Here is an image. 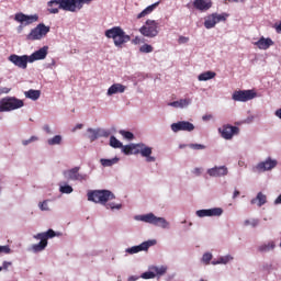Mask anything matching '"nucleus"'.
Wrapping results in <instances>:
<instances>
[{"mask_svg": "<svg viewBox=\"0 0 281 281\" xmlns=\"http://www.w3.org/2000/svg\"><path fill=\"white\" fill-rule=\"evenodd\" d=\"M192 175H194L195 177H201V175H203V168L201 167H195L192 169Z\"/></svg>", "mask_w": 281, "mask_h": 281, "instance_id": "50", "label": "nucleus"}, {"mask_svg": "<svg viewBox=\"0 0 281 281\" xmlns=\"http://www.w3.org/2000/svg\"><path fill=\"white\" fill-rule=\"evenodd\" d=\"M214 116L212 114H205L202 116L203 122H210V120H213Z\"/></svg>", "mask_w": 281, "mask_h": 281, "instance_id": "55", "label": "nucleus"}, {"mask_svg": "<svg viewBox=\"0 0 281 281\" xmlns=\"http://www.w3.org/2000/svg\"><path fill=\"white\" fill-rule=\"evenodd\" d=\"M3 93H10V90L8 88L0 89V95H3Z\"/></svg>", "mask_w": 281, "mask_h": 281, "instance_id": "64", "label": "nucleus"}, {"mask_svg": "<svg viewBox=\"0 0 281 281\" xmlns=\"http://www.w3.org/2000/svg\"><path fill=\"white\" fill-rule=\"evenodd\" d=\"M24 95L29 100H33V102H36V100H38V98H41V90L30 89L29 91L24 92Z\"/></svg>", "mask_w": 281, "mask_h": 281, "instance_id": "34", "label": "nucleus"}, {"mask_svg": "<svg viewBox=\"0 0 281 281\" xmlns=\"http://www.w3.org/2000/svg\"><path fill=\"white\" fill-rule=\"evenodd\" d=\"M149 269L154 271L156 278H161V276H166L168 271V267L166 266H150Z\"/></svg>", "mask_w": 281, "mask_h": 281, "instance_id": "33", "label": "nucleus"}, {"mask_svg": "<svg viewBox=\"0 0 281 281\" xmlns=\"http://www.w3.org/2000/svg\"><path fill=\"white\" fill-rule=\"evenodd\" d=\"M274 115L276 117H279V120H281V108L274 112Z\"/></svg>", "mask_w": 281, "mask_h": 281, "instance_id": "60", "label": "nucleus"}, {"mask_svg": "<svg viewBox=\"0 0 281 281\" xmlns=\"http://www.w3.org/2000/svg\"><path fill=\"white\" fill-rule=\"evenodd\" d=\"M9 63H12L14 67L19 69H27V63H30V55H16L12 54L8 57Z\"/></svg>", "mask_w": 281, "mask_h": 281, "instance_id": "16", "label": "nucleus"}, {"mask_svg": "<svg viewBox=\"0 0 281 281\" xmlns=\"http://www.w3.org/2000/svg\"><path fill=\"white\" fill-rule=\"evenodd\" d=\"M14 21H16V23H20V25L18 26V33L21 34L23 32V27L32 25V23H36L38 21V14L27 15L23 12L15 13Z\"/></svg>", "mask_w": 281, "mask_h": 281, "instance_id": "10", "label": "nucleus"}, {"mask_svg": "<svg viewBox=\"0 0 281 281\" xmlns=\"http://www.w3.org/2000/svg\"><path fill=\"white\" fill-rule=\"evenodd\" d=\"M37 207L41 212H52V200L46 199L37 203Z\"/></svg>", "mask_w": 281, "mask_h": 281, "instance_id": "32", "label": "nucleus"}, {"mask_svg": "<svg viewBox=\"0 0 281 281\" xmlns=\"http://www.w3.org/2000/svg\"><path fill=\"white\" fill-rule=\"evenodd\" d=\"M192 105V99L190 98H183L179 99L177 101H172L168 103V106H172L173 109H188L189 106Z\"/></svg>", "mask_w": 281, "mask_h": 281, "instance_id": "20", "label": "nucleus"}, {"mask_svg": "<svg viewBox=\"0 0 281 281\" xmlns=\"http://www.w3.org/2000/svg\"><path fill=\"white\" fill-rule=\"evenodd\" d=\"M189 41H190V37H186V36H183V35H181V36L178 38V43H179L180 45H186V43H189Z\"/></svg>", "mask_w": 281, "mask_h": 281, "instance_id": "53", "label": "nucleus"}, {"mask_svg": "<svg viewBox=\"0 0 281 281\" xmlns=\"http://www.w3.org/2000/svg\"><path fill=\"white\" fill-rule=\"evenodd\" d=\"M61 175L66 181H79V183L89 181V173H80V166L65 169Z\"/></svg>", "mask_w": 281, "mask_h": 281, "instance_id": "8", "label": "nucleus"}, {"mask_svg": "<svg viewBox=\"0 0 281 281\" xmlns=\"http://www.w3.org/2000/svg\"><path fill=\"white\" fill-rule=\"evenodd\" d=\"M134 221L147 223L148 225H154L155 227H160L161 229H168L170 227V222H168V220L165 217H158L155 215V213L135 215Z\"/></svg>", "mask_w": 281, "mask_h": 281, "instance_id": "5", "label": "nucleus"}, {"mask_svg": "<svg viewBox=\"0 0 281 281\" xmlns=\"http://www.w3.org/2000/svg\"><path fill=\"white\" fill-rule=\"evenodd\" d=\"M273 40L271 37L261 36L257 42L254 43L258 49L267 50L269 47L273 46Z\"/></svg>", "mask_w": 281, "mask_h": 281, "instance_id": "22", "label": "nucleus"}, {"mask_svg": "<svg viewBox=\"0 0 281 281\" xmlns=\"http://www.w3.org/2000/svg\"><path fill=\"white\" fill-rule=\"evenodd\" d=\"M262 271H271L273 269V263L271 262H263L261 265Z\"/></svg>", "mask_w": 281, "mask_h": 281, "instance_id": "49", "label": "nucleus"}, {"mask_svg": "<svg viewBox=\"0 0 281 281\" xmlns=\"http://www.w3.org/2000/svg\"><path fill=\"white\" fill-rule=\"evenodd\" d=\"M223 207H212V209H209V215H210V218L216 216V217H221L223 216Z\"/></svg>", "mask_w": 281, "mask_h": 281, "instance_id": "37", "label": "nucleus"}, {"mask_svg": "<svg viewBox=\"0 0 281 281\" xmlns=\"http://www.w3.org/2000/svg\"><path fill=\"white\" fill-rule=\"evenodd\" d=\"M140 278H142L143 280H155L156 274H155V271L149 268L148 271L143 272V273L140 274Z\"/></svg>", "mask_w": 281, "mask_h": 281, "instance_id": "39", "label": "nucleus"}, {"mask_svg": "<svg viewBox=\"0 0 281 281\" xmlns=\"http://www.w3.org/2000/svg\"><path fill=\"white\" fill-rule=\"evenodd\" d=\"M23 100L14 97H7L0 100V113L16 111V109H23Z\"/></svg>", "mask_w": 281, "mask_h": 281, "instance_id": "7", "label": "nucleus"}, {"mask_svg": "<svg viewBox=\"0 0 281 281\" xmlns=\"http://www.w3.org/2000/svg\"><path fill=\"white\" fill-rule=\"evenodd\" d=\"M276 168H278V159L268 156L255 166V172H271V170H276Z\"/></svg>", "mask_w": 281, "mask_h": 281, "instance_id": "12", "label": "nucleus"}, {"mask_svg": "<svg viewBox=\"0 0 281 281\" xmlns=\"http://www.w3.org/2000/svg\"><path fill=\"white\" fill-rule=\"evenodd\" d=\"M216 16L214 15V13L207 15L205 19H204V27L206 30H212L214 27H216Z\"/></svg>", "mask_w": 281, "mask_h": 281, "instance_id": "28", "label": "nucleus"}, {"mask_svg": "<svg viewBox=\"0 0 281 281\" xmlns=\"http://www.w3.org/2000/svg\"><path fill=\"white\" fill-rule=\"evenodd\" d=\"M10 267H12V262L11 261H3L2 266L0 267L1 271H8V269H10Z\"/></svg>", "mask_w": 281, "mask_h": 281, "instance_id": "52", "label": "nucleus"}, {"mask_svg": "<svg viewBox=\"0 0 281 281\" xmlns=\"http://www.w3.org/2000/svg\"><path fill=\"white\" fill-rule=\"evenodd\" d=\"M281 204V194L274 200V205Z\"/></svg>", "mask_w": 281, "mask_h": 281, "instance_id": "63", "label": "nucleus"}, {"mask_svg": "<svg viewBox=\"0 0 281 281\" xmlns=\"http://www.w3.org/2000/svg\"><path fill=\"white\" fill-rule=\"evenodd\" d=\"M120 135H122V137H124V139H133V137H134L132 132L124 131V130L120 131Z\"/></svg>", "mask_w": 281, "mask_h": 281, "instance_id": "48", "label": "nucleus"}, {"mask_svg": "<svg viewBox=\"0 0 281 281\" xmlns=\"http://www.w3.org/2000/svg\"><path fill=\"white\" fill-rule=\"evenodd\" d=\"M139 33L146 38H155L159 34V23L155 20H147L139 29Z\"/></svg>", "mask_w": 281, "mask_h": 281, "instance_id": "11", "label": "nucleus"}, {"mask_svg": "<svg viewBox=\"0 0 281 281\" xmlns=\"http://www.w3.org/2000/svg\"><path fill=\"white\" fill-rule=\"evenodd\" d=\"M216 78V72L212 70L204 71L198 76L199 82H207V80H213Z\"/></svg>", "mask_w": 281, "mask_h": 281, "instance_id": "29", "label": "nucleus"}, {"mask_svg": "<svg viewBox=\"0 0 281 281\" xmlns=\"http://www.w3.org/2000/svg\"><path fill=\"white\" fill-rule=\"evenodd\" d=\"M47 146H60L63 145V135L56 134L46 139Z\"/></svg>", "mask_w": 281, "mask_h": 281, "instance_id": "30", "label": "nucleus"}, {"mask_svg": "<svg viewBox=\"0 0 281 281\" xmlns=\"http://www.w3.org/2000/svg\"><path fill=\"white\" fill-rule=\"evenodd\" d=\"M218 133L223 139L229 140L234 139L235 135H238L240 133V128L238 126L224 124L222 127H218Z\"/></svg>", "mask_w": 281, "mask_h": 281, "instance_id": "15", "label": "nucleus"}, {"mask_svg": "<svg viewBox=\"0 0 281 281\" xmlns=\"http://www.w3.org/2000/svg\"><path fill=\"white\" fill-rule=\"evenodd\" d=\"M234 256L232 255H224L217 258V260L211 261V265L216 267V265H229V262H233Z\"/></svg>", "mask_w": 281, "mask_h": 281, "instance_id": "26", "label": "nucleus"}, {"mask_svg": "<svg viewBox=\"0 0 281 281\" xmlns=\"http://www.w3.org/2000/svg\"><path fill=\"white\" fill-rule=\"evenodd\" d=\"M59 192L60 194H71L74 192V187L67 182H60Z\"/></svg>", "mask_w": 281, "mask_h": 281, "instance_id": "35", "label": "nucleus"}, {"mask_svg": "<svg viewBox=\"0 0 281 281\" xmlns=\"http://www.w3.org/2000/svg\"><path fill=\"white\" fill-rule=\"evenodd\" d=\"M121 150L125 155H140L147 164L157 161V157L153 156V147L145 143L122 145Z\"/></svg>", "mask_w": 281, "mask_h": 281, "instance_id": "3", "label": "nucleus"}, {"mask_svg": "<svg viewBox=\"0 0 281 281\" xmlns=\"http://www.w3.org/2000/svg\"><path fill=\"white\" fill-rule=\"evenodd\" d=\"M49 26L45 25V23H40L26 35V41H43L49 34Z\"/></svg>", "mask_w": 281, "mask_h": 281, "instance_id": "9", "label": "nucleus"}, {"mask_svg": "<svg viewBox=\"0 0 281 281\" xmlns=\"http://www.w3.org/2000/svg\"><path fill=\"white\" fill-rule=\"evenodd\" d=\"M38 136L32 135L30 138L22 139L21 144L22 146H30V144H34L35 142H38Z\"/></svg>", "mask_w": 281, "mask_h": 281, "instance_id": "43", "label": "nucleus"}, {"mask_svg": "<svg viewBox=\"0 0 281 281\" xmlns=\"http://www.w3.org/2000/svg\"><path fill=\"white\" fill-rule=\"evenodd\" d=\"M206 173L209 175V177H213V178L227 177V175H229V169L225 165L215 166V167L209 168L206 170Z\"/></svg>", "mask_w": 281, "mask_h": 281, "instance_id": "18", "label": "nucleus"}, {"mask_svg": "<svg viewBox=\"0 0 281 281\" xmlns=\"http://www.w3.org/2000/svg\"><path fill=\"white\" fill-rule=\"evenodd\" d=\"M238 196H240V191L235 190V191L233 192V199H236V198H238Z\"/></svg>", "mask_w": 281, "mask_h": 281, "instance_id": "61", "label": "nucleus"}, {"mask_svg": "<svg viewBox=\"0 0 281 281\" xmlns=\"http://www.w3.org/2000/svg\"><path fill=\"white\" fill-rule=\"evenodd\" d=\"M132 43L134 45H139V44L144 43V40H142V37H139V36H136L134 40H132Z\"/></svg>", "mask_w": 281, "mask_h": 281, "instance_id": "54", "label": "nucleus"}, {"mask_svg": "<svg viewBox=\"0 0 281 281\" xmlns=\"http://www.w3.org/2000/svg\"><path fill=\"white\" fill-rule=\"evenodd\" d=\"M42 131H44V133L46 134V135H54V128L52 127V125H49V124H44L43 126H42Z\"/></svg>", "mask_w": 281, "mask_h": 281, "instance_id": "47", "label": "nucleus"}, {"mask_svg": "<svg viewBox=\"0 0 281 281\" xmlns=\"http://www.w3.org/2000/svg\"><path fill=\"white\" fill-rule=\"evenodd\" d=\"M212 258H214L212 252H204L201 258L202 265H210V262H212Z\"/></svg>", "mask_w": 281, "mask_h": 281, "instance_id": "40", "label": "nucleus"}, {"mask_svg": "<svg viewBox=\"0 0 281 281\" xmlns=\"http://www.w3.org/2000/svg\"><path fill=\"white\" fill-rule=\"evenodd\" d=\"M110 146L111 148H122L123 144L115 136L110 137Z\"/></svg>", "mask_w": 281, "mask_h": 281, "instance_id": "42", "label": "nucleus"}, {"mask_svg": "<svg viewBox=\"0 0 281 281\" xmlns=\"http://www.w3.org/2000/svg\"><path fill=\"white\" fill-rule=\"evenodd\" d=\"M126 91V86L122 83H113L106 91V95L111 98V95H116V93H124Z\"/></svg>", "mask_w": 281, "mask_h": 281, "instance_id": "23", "label": "nucleus"}, {"mask_svg": "<svg viewBox=\"0 0 281 281\" xmlns=\"http://www.w3.org/2000/svg\"><path fill=\"white\" fill-rule=\"evenodd\" d=\"M53 67H56V60L52 59V63L47 65L48 69H53Z\"/></svg>", "mask_w": 281, "mask_h": 281, "instance_id": "59", "label": "nucleus"}, {"mask_svg": "<svg viewBox=\"0 0 281 281\" xmlns=\"http://www.w3.org/2000/svg\"><path fill=\"white\" fill-rule=\"evenodd\" d=\"M158 5H159V1L148 5L140 13L137 14V19H144V16H148V14H153V12H155Z\"/></svg>", "mask_w": 281, "mask_h": 281, "instance_id": "27", "label": "nucleus"}, {"mask_svg": "<svg viewBox=\"0 0 281 281\" xmlns=\"http://www.w3.org/2000/svg\"><path fill=\"white\" fill-rule=\"evenodd\" d=\"M35 240H40L37 244H33L29 251L32 254H41V251H45L47 249L48 239L56 238V231L49 228L47 232L38 233L33 236Z\"/></svg>", "mask_w": 281, "mask_h": 281, "instance_id": "4", "label": "nucleus"}, {"mask_svg": "<svg viewBox=\"0 0 281 281\" xmlns=\"http://www.w3.org/2000/svg\"><path fill=\"white\" fill-rule=\"evenodd\" d=\"M155 245H157V239H148L137 246H132L130 248H126L125 254H127L128 256H135V254H139L142 251H148V249L150 247H155Z\"/></svg>", "mask_w": 281, "mask_h": 281, "instance_id": "14", "label": "nucleus"}, {"mask_svg": "<svg viewBox=\"0 0 281 281\" xmlns=\"http://www.w3.org/2000/svg\"><path fill=\"white\" fill-rule=\"evenodd\" d=\"M87 133H88V137H89L90 142H95V139H98L100 137V128L89 127L87 130Z\"/></svg>", "mask_w": 281, "mask_h": 281, "instance_id": "36", "label": "nucleus"}, {"mask_svg": "<svg viewBox=\"0 0 281 281\" xmlns=\"http://www.w3.org/2000/svg\"><path fill=\"white\" fill-rule=\"evenodd\" d=\"M172 133H192L194 131L195 126L190 121H178L176 123H172L170 126Z\"/></svg>", "mask_w": 281, "mask_h": 281, "instance_id": "17", "label": "nucleus"}, {"mask_svg": "<svg viewBox=\"0 0 281 281\" xmlns=\"http://www.w3.org/2000/svg\"><path fill=\"white\" fill-rule=\"evenodd\" d=\"M49 52L48 46H43L42 48L35 50L33 54L29 55L30 63H36V60H45Z\"/></svg>", "mask_w": 281, "mask_h": 281, "instance_id": "19", "label": "nucleus"}, {"mask_svg": "<svg viewBox=\"0 0 281 281\" xmlns=\"http://www.w3.org/2000/svg\"><path fill=\"white\" fill-rule=\"evenodd\" d=\"M255 98H258V92L254 89L236 90L232 95V100H234V102H249L255 100Z\"/></svg>", "mask_w": 281, "mask_h": 281, "instance_id": "13", "label": "nucleus"}, {"mask_svg": "<svg viewBox=\"0 0 281 281\" xmlns=\"http://www.w3.org/2000/svg\"><path fill=\"white\" fill-rule=\"evenodd\" d=\"M195 216H198V218H210V209L198 210Z\"/></svg>", "mask_w": 281, "mask_h": 281, "instance_id": "41", "label": "nucleus"}, {"mask_svg": "<svg viewBox=\"0 0 281 281\" xmlns=\"http://www.w3.org/2000/svg\"><path fill=\"white\" fill-rule=\"evenodd\" d=\"M188 148H191V150H205V145L199 144V143H191L188 144Z\"/></svg>", "mask_w": 281, "mask_h": 281, "instance_id": "46", "label": "nucleus"}, {"mask_svg": "<svg viewBox=\"0 0 281 281\" xmlns=\"http://www.w3.org/2000/svg\"><path fill=\"white\" fill-rule=\"evenodd\" d=\"M274 30H276L277 34H281V21L279 24L274 25Z\"/></svg>", "mask_w": 281, "mask_h": 281, "instance_id": "57", "label": "nucleus"}, {"mask_svg": "<svg viewBox=\"0 0 281 281\" xmlns=\"http://www.w3.org/2000/svg\"><path fill=\"white\" fill-rule=\"evenodd\" d=\"M82 124H77L75 127H74V130H72V132L74 133H76V131H80V128H82Z\"/></svg>", "mask_w": 281, "mask_h": 281, "instance_id": "62", "label": "nucleus"}, {"mask_svg": "<svg viewBox=\"0 0 281 281\" xmlns=\"http://www.w3.org/2000/svg\"><path fill=\"white\" fill-rule=\"evenodd\" d=\"M214 15H215L216 23L225 22L229 18L228 13H222V14L214 13Z\"/></svg>", "mask_w": 281, "mask_h": 281, "instance_id": "45", "label": "nucleus"}, {"mask_svg": "<svg viewBox=\"0 0 281 281\" xmlns=\"http://www.w3.org/2000/svg\"><path fill=\"white\" fill-rule=\"evenodd\" d=\"M139 278H142V276H136V274L130 276V277L127 278V281H137V280H139Z\"/></svg>", "mask_w": 281, "mask_h": 281, "instance_id": "56", "label": "nucleus"}, {"mask_svg": "<svg viewBox=\"0 0 281 281\" xmlns=\"http://www.w3.org/2000/svg\"><path fill=\"white\" fill-rule=\"evenodd\" d=\"M140 54H153L154 48L153 45L149 44H144L143 46L139 47Z\"/></svg>", "mask_w": 281, "mask_h": 281, "instance_id": "44", "label": "nucleus"}, {"mask_svg": "<svg viewBox=\"0 0 281 281\" xmlns=\"http://www.w3.org/2000/svg\"><path fill=\"white\" fill-rule=\"evenodd\" d=\"M213 5L212 0H194L193 8L199 12H207Z\"/></svg>", "mask_w": 281, "mask_h": 281, "instance_id": "21", "label": "nucleus"}, {"mask_svg": "<svg viewBox=\"0 0 281 281\" xmlns=\"http://www.w3.org/2000/svg\"><path fill=\"white\" fill-rule=\"evenodd\" d=\"M93 0H50L47 2L49 14H58L60 10L76 14Z\"/></svg>", "mask_w": 281, "mask_h": 281, "instance_id": "1", "label": "nucleus"}, {"mask_svg": "<svg viewBox=\"0 0 281 281\" xmlns=\"http://www.w3.org/2000/svg\"><path fill=\"white\" fill-rule=\"evenodd\" d=\"M0 254H12V249L8 245L0 246Z\"/></svg>", "mask_w": 281, "mask_h": 281, "instance_id": "51", "label": "nucleus"}, {"mask_svg": "<svg viewBox=\"0 0 281 281\" xmlns=\"http://www.w3.org/2000/svg\"><path fill=\"white\" fill-rule=\"evenodd\" d=\"M260 221L258 218H249L244 221V227H258Z\"/></svg>", "mask_w": 281, "mask_h": 281, "instance_id": "38", "label": "nucleus"}, {"mask_svg": "<svg viewBox=\"0 0 281 281\" xmlns=\"http://www.w3.org/2000/svg\"><path fill=\"white\" fill-rule=\"evenodd\" d=\"M104 35L106 38H112L116 47H122L124 44L131 41V35H127L126 32H124V30L120 26L108 29L104 32Z\"/></svg>", "mask_w": 281, "mask_h": 281, "instance_id": "6", "label": "nucleus"}, {"mask_svg": "<svg viewBox=\"0 0 281 281\" xmlns=\"http://www.w3.org/2000/svg\"><path fill=\"white\" fill-rule=\"evenodd\" d=\"M250 205H257V207H262V205H267V194L258 192L256 198L250 200Z\"/></svg>", "mask_w": 281, "mask_h": 281, "instance_id": "24", "label": "nucleus"}, {"mask_svg": "<svg viewBox=\"0 0 281 281\" xmlns=\"http://www.w3.org/2000/svg\"><path fill=\"white\" fill-rule=\"evenodd\" d=\"M109 135H111V132H110V131L103 130V131L101 132V137H109Z\"/></svg>", "mask_w": 281, "mask_h": 281, "instance_id": "58", "label": "nucleus"}, {"mask_svg": "<svg viewBox=\"0 0 281 281\" xmlns=\"http://www.w3.org/2000/svg\"><path fill=\"white\" fill-rule=\"evenodd\" d=\"M87 196L88 201L104 205L105 210H111V212H119L123 207L122 203L109 202L115 200V193L111 190L103 189L89 191Z\"/></svg>", "mask_w": 281, "mask_h": 281, "instance_id": "2", "label": "nucleus"}, {"mask_svg": "<svg viewBox=\"0 0 281 281\" xmlns=\"http://www.w3.org/2000/svg\"><path fill=\"white\" fill-rule=\"evenodd\" d=\"M120 162V157L114 158H101L100 164L103 168H111V166H115V164Z\"/></svg>", "mask_w": 281, "mask_h": 281, "instance_id": "31", "label": "nucleus"}, {"mask_svg": "<svg viewBox=\"0 0 281 281\" xmlns=\"http://www.w3.org/2000/svg\"><path fill=\"white\" fill-rule=\"evenodd\" d=\"M273 249H276V241L273 240L266 241L258 246V251L260 254H269V251H273Z\"/></svg>", "mask_w": 281, "mask_h": 281, "instance_id": "25", "label": "nucleus"}]
</instances>
